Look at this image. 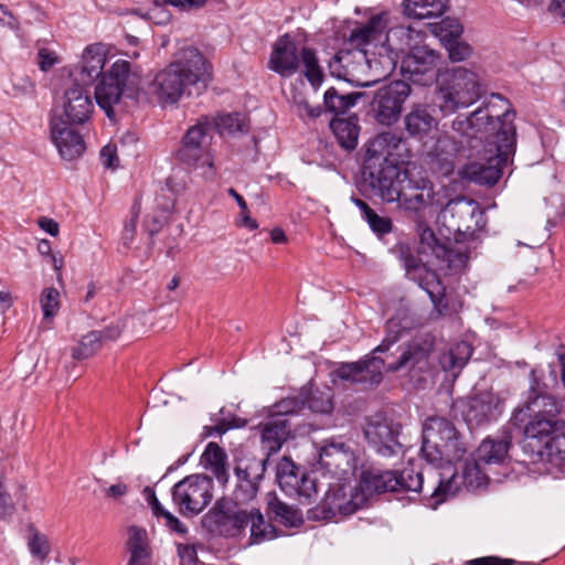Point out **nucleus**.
I'll return each mask as SVG.
<instances>
[{
    "instance_id": "nucleus-53",
    "label": "nucleus",
    "mask_w": 565,
    "mask_h": 565,
    "mask_svg": "<svg viewBox=\"0 0 565 565\" xmlns=\"http://www.w3.org/2000/svg\"><path fill=\"white\" fill-rule=\"evenodd\" d=\"M41 308L45 319L53 318L60 309V292L56 288L50 287L42 291Z\"/></svg>"
},
{
    "instance_id": "nucleus-39",
    "label": "nucleus",
    "mask_w": 565,
    "mask_h": 565,
    "mask_svg": "<svg viewBox=\"0 0 565 565\" xmlns=\"http://www.w3.org/2000/svg\"><path fill=\"white\" fill-rule=\"evenodd\" d=\"M405 13L415 19L440 17L448 8V0H404Z\"/></svg>"
},
{
    "instance_id": "nucleus-40",
    "label": "nucleus",
    "mask_w": 565,
    "mask_h": 565,
    "mask_svg": "<svg viewBox=\"0 0 565 565\" xmlns=\"http://www.w3.org/2000/svg\"><path fill=\"white\" fill-rule=\"evenodd\" d=\"M472 354L471 345L466 341L455 343L447 353L440 358V365L446 372H451L455 376L467 364Z\"/></svg>"
},
{
    "instance_id": "nucleus-57",
    "label": "nucleus",
    "mask_w": 565,
    "mask_h": 565,
    "mask_svg": "<svg viewBox=\"0 0 565 565\" xmlns=\"http://www.w3.org/2000/svg\"><path fill=\"white\" fill-rule=\"evenodd\" d=\"M439 30V35L444 42L448 39H460L463 28L457 20L445 19L440 22Z\"/></svg>"
},
{
    "instance_id": "nucleus-44",
    "label": "nucleus",
    "mask_w": 565,
    "mask_h": 565,
    "mask_svg": "<svg viewBox=\"0 0 565 565\" xmlns=\"http://www.w3.org/2000/svg\"><path fill=\"white\" fill-rule=\"evenodd\" d=\"M248 525H250L249 545L259 544L276 537V529L265 521L264 515L258 509L252 508L248 511Z\"/></svg>"
},
{
    "instance_id": "nucleus-9",
    "label": "nucleus",
    "mask_w": 565,
    "mask_h": 565,
    "mask_svg": "<svg viewBox=\"0 0 565 565\" xmlns=\"http://www.w3.org/2000/svg\"><path fill=\"white\" fill-rule=\"evenodd\" d=\"M478 75L463 67H455L439 88V108L446 116L472 105L481 97Z\"/></svg>"
},
{
    "instance_id": "nucleus-54",
    "label": "nucleus",
    "mask_w": 565,
    "mask_h": 565,
    "mask_svg": "<svg viewBox=\"0 0 565 565\" xmlns=\"http://www.w3.org/2000/svg\"><path fill=\"white\" fill-rule=\"evenodd\" d=\"M305 406V399L298 396L286 397L273 406V415L282 417H286L287 415H295L301 412Z\"/></svg>"
},
{
    "instance_id": "nucleus-16",
    "label": "nucleus",
    "mask_w": 565,
    "mask_h": 565,
    "mask_svg": "<svg viewBox=\"0 0 565 565\" xmlns=\"http://www.w3.org/2000/svg\"><path fill=\"white\" fill-rule=\"evenodd\" d=\"M435 198L434 185L428 179H414L406 174L394 203L407 217L420 222Z\"/></svg>"
},
{
    "instance_id": "nucleus-20",
    "label": "nucleus",
    "mask_w": 565,
    "mask_h": 565,
    "mask_svg": "<svg viewBox=\"0 0 565 565\" xmlns=\"http://www.w3.org/2000/svg\"><path fill=\"white\" fill-rule=\"evenodd\" d=\"M268 458H249L241 460L234 468L236 487L233 499L236 504L254 500L259 491V483L267 469Z\"/></svg>"
},
{
    "instance_id": "nucleus-28",
    "label": "nucleus",
    "mask_w": 565,
    "mask_h": 565,
    "mask_svg": "<svg viewBox=\"0 0 565 565\" xmlns=\"http://www.w3.org/2000/svg\"><path fill=\"white\" fill-rule=\"evenodd\" d=\"M540 451H526L533 462H547L565 477V433L550 435Z\"/></svg>"
},
{
    "instance_id": "nucleus-49",
    "label": "nucleus",
    "mask_w": 565,
    "mask_h": 565,
    "mask_svg": "<svg viewBox=\"0 0 565 565\" xmlns=\"http://www.w3.org/2000/svg\"><path fill=\"white\" fill-rule=\"evenodd\" d=\"M30 537L28 546L33 557L44 561L50 553L49 540L45 535L41 534L34 525H29Z\"/></svg>"
},
{
    "instance_id": "nucleus-30",
    "label": "nucleus",
    "mask_w": 565,
    "mask_h": 565,
    "mask_svg": "<svg viewBox=\"0 0 565 565\" xmlns=\"http://www.w3.org/2000/svg\"><path fill=\"white\" fill-rule=\"evenodd\" d=\"M365 62L366 55L363 50H340L330 60L329 71L332 76L351 82Z\"/></svg>"
},
{
    "instance_id": "nucleus-43",
    "label": "nucleus",
    "mask_w": 565,
    "mask_h": 565,
    "mask_svg": "<svg viewBox=\"0 0 565 565\" xmlns=\"http://www.w3.org/2000/svg\"><path fill=\"white\" fill-rule=\"evenodd\" d=\"M391 253L394 254L402 263L406 270V275L417 282L418 277L424 276L426 270H429L424 264H422L420 259L413 254L407 243L398 242L393 248H391Z\"/></svg>"
},
{
    "instance_id": "nucleus-25",
    "label": "nucleus",
    "mask_w": 565,
    "mask_h": 565,
    "mask_svg": "<svg viewBox=\"0 0 565 565\" xmlns=\"http://www.w3.org/2000/svg\"><path fill=\"white\" fill-rule=\"evenodd\" d=\"M83 127L66 125L61 119H51L50 134L52 142L65 160H74L83 156L86 145L82 134Z\"/></svg>"
},
{
    "instance_id": "nucleus-61",
    "label": "nucleus",
    "mask_w": 565,
    "mask_h": 565,
    "mask_svg": "<svg viewBox=\"0 0 565 565\" xmlns=\"http://www.w3.org/2000/svg\"><path fill=\"white\" fill-rule=\"evenodd\" d=\"M100 160L105 168H117L119 160L114 145H106L100 150Z\"/></svg>"
},
{
    "instance_id": "nucleus-22",
    "label": "nucleus",
    "mask_w": 565,
    "mask_h": 565,
    "mask_svg": "<svg viewBox=\"0 0 565 565\" xmlns=\"http://www.w3.org/2000/svg\"><path fill=\"white\" fill-rule=\"evenodd\" d=\"M444 217H449V226L458 233L475 234L483 223V212L478 203L463 196L448 202Z\"/></svg>"
},
{
    "instance_id": "nucleus-34",
    "label": "nucleus",
    "mask_w": 565,
    "mask_h": 565,
    "mask_svg": "<svg viewBox=\"0 0 565 565\" xmlns=\"http://www.w3.org/2000/svg\"><path fill=\"white\" fill-rule=\"evenodd\" d=\"M437 121L425 106H414L404 117V128L411 138L423 139L435 128Z\"/></svg>"
},
{
    "instance_id": "nucleus-15",
    "label": "nucleus",
    "mask_w": 565,
    "mask_h": 565,
    "mask_svg": "<svg viewBox=\"0 0 565 565\" xmlns=\"http://www.w3.org/2000/svg\"><path fill=\"white\" fill-rule=\"evenodd\" d=\"M435 340L430 334H423L412 339L396 361L384 365L387 372L405 371L411 377H419L429 372L431 367L430 355L434 351Z\"/></svg>"
},
{
    "instance_id": "nucleus-52",
    "label": "nucleus",
    "mask_w": 565,
    "mask_h": 565,
    "mask_svg": "<svg viewBox=\"0 0 565 565\" xmlns=\"http://www.w3.org/2000/svg\"><path fill=\"white\" fill-rule=\"evenodd\" d=\"M365 222L374 235L381 241L394 231L392 218L388 216H381L375 211L365 220Z\"/></svg>"
},
{
    "instance_id": "nucleus-11",
    "label": "nucleus",
    "mask_w": 565,
    "mask_h": 565,
    "mask_svg": "<svg viewBox=\"0 0 565 565\" xmlns=\"http://www.w3.org/2000/svg\"><path fill=\"white\" fill-rule=\"evenodd\" d=\"M227 498H220L202 518L203 527L214 536L237 539L245 535L248 526V511Z\"/></svg>"
},
{
    "instance_id": "nucleus-55",
    "label": "nucleus",
    "mask_w": 565,
    "mask_h": 565,
    "mask_svg": "<svg viewBox=\"0 0 565 565\" xmlns=\"http://www.w3.org/2000/svg\"><path fill=\"white\" fill-rule=\"evenodd\" d=\"M444 43L448 52V56L452 62L465 61L472 53L471 46L459 39H448L447 41H444Z\"/></svg>"
},
{
    "instance_id": "nucleus-31",
    "label": "nucleus",
    "mask_w": 565,
    "mask_h": 565,
    "mask_svg": "<svg viewBox=\"0 0 565 565\" xmlns=\"http://www.w3.org/2000/svg\"><path fill=\"white\" fill-rule=\"evenodd\" d=\"M397 484L399 483L394 471L369 467L361 472L359 490L367 497L373 493L394 492Z\"/></svg>"
},
{
    "instance_id": "nucleus-38",
    "label": "nucleus",
    "mask_w": 565,
    "mask_h": 565,
    "mask_svg": "<svg viewBox=\"0 0 565 565\" xmlns=\"http://www.w3.org/2000/svg\"><path fill=\"white\" fill-rule=\"evenodd\" d=\"M362 96L363 94L360 92L341 94L335 87H330L323 95V107L326 111L332 113L335 117H339L354 107Z\"/></svg>"
},
{
    "instance_id": "nucleus-29",
    "label": "nucleus",
    "mask_w": 565,
    "mask_h": 565,
    "mask_svg": "<svg viewBox=\"0 0 565 565\" xmlns=\"http://www.w3.org/2000/svg\"><path fill=\"white\" fill-rule=\"evenodd\" d=\"M387 30V19L384 13L373 15L365 24L352 30L349 42L356 46H364L376 42L385 44L388 42L390 33Z\"/></svg>"
},
{
    "instance_id": "nucleus-13",
    "label": "nucleus",
    "mask_w": 565,
    "mask_h": 565,
    "mask_svg": "<svg viewBox=\"0 0 565 565\" xmlns=\"http://www.w3.org/2000/svg\"><path fill=\"white\" fill-rule=\"evenodd\" d=\"M356 461L355 451L341 437H331L322 441L319 450V466L339 481H350L354 477Z\"/></svg>"
},
{
    "instance_id": "nucleus-35",
    "label": "nucleus",
    "mask_w": 565,
    "mask_h": 565,
    "mask_svg": "<svg viewBox=\"0 0 565 565\" xmlns=\"http://www.w3.org/2000/svg\"><path fill=\"white\" fill-rule=\"evenodd\" d=\"M330 129L342 148L353 150L356 147L360 127L355 115L347 118H332L330 120Z\"/></svg>"
},
{
    "instance_id": "nucleus-4",
    "label": "nucleus",
    "mask_w": 565,
    "mask_h": 565,
    "mask_svg": "<svg viewBox=\"0 0 565 565\" xmlns=\"http://www.w3.org/2000/svg\"><path fill=\"white\" fill-rule=\"evenodd\" d=\"M212 79V65L194 46L180 49L174 60L158 72L153 79L154 93L161 104H177L192 88L200 95Z\"/></svg>"
},
{
    "instance_id": "nucleus-62",
    "label": "nucleus",
    "mask_w": 565,
    "mask_h": 565,
    "mask_svg": "<svg viewBox=\"0 0 565 565\" xmlns=\"http://www.w3.org/2000/svg\"><path fill=\"white\" fill-rule=\"evenodd\" d=\"M143 493H145V495L147 498L148 504L150 505L154 516L163 518L164 516V512H169L160 503V501L158 500V498L156 495V492L150 487H146L143 489Z\"/></svg>"
},
{
    "instance_id": "nucleus-8",
    "label": "nucleus",
    "mask_w": 565,
    "mask_h": 565,
    "mask_svg": "<svg viewBox=\"0 0 565 565\" xmlns=\"http://www.w3.org/2000/svg\"><path fill=\"white\" fill-rule=\"evenodd\" d=\"M138 90L137 76L131 72L128 61H116L108 72L104 73L95 87L97 105L105 111L109 119L115 117L114 106L122 95L132 97Z\"/></svg>"
},
{
    "instance_id": "nucleus-21",
    "label": "nucleus",
    "mask_w": 565,
    "mask_h": 565,
    "mask_svg": "<svg viewBox=\"0 0 565 565\" xmlns=\"http://www.w3.org/2000/svg\"><path fill=\"white\" fill-rule=\"evenodd\" d=\"M212 131L213 120L207 116L199 118L184 134L175 152L177 159L189 167L195 166L205 153L206 139Z\"/></svg>"
},
{
    "instance_id": "nucleus-7",
    "label": "nucleus",
    "mask_w": 565,
    "mask_h": 565,
    "mask_svg": "<svg viewBox=\"0 0 565 565\" xmlns=\"http://www.w3.org/2000/svg\"><path fill=\"white\" fill-rule=\"evenodd\" d=\"M497 139H489V151L495 154L487 159L486 162H472L467 167V175L478 184L494 185L503 173L510 157L515 151L516 130L513 122H507L501 128V132L495 136Z\"/></svg>"
},
{
    "instance_id": "nucleus-32",
    "label": "nucleus",
    "mask_w": 565,
    "mask_h": 565,
    "mask_svg": "<svg viewBox=\"0 0 565 565\" xmlns=\"http://www.w3.org/2000/svg\"><path fill=\"white\" fill-rule=\"evenodd\" d=\"M418 285L427 292L434 306V312L439 317L452 313V309L446 296V287L435 270H426L424 276H419Z\"/></svg>"
},
{
    "instance_id": "nucleus-48",
    "label": "nucleus",
    "mask_w": 565,
    "mask_h": 565,
    "mask_svg": "<svg viewBox=\"0 0 565 565\" xmlns=\"http://www.w3.org/2000/svg\"><path fill=\"white\" fill-rule=\"evenodd\" d=\"M100 348V334L94 330L83 335L79 344L73 348L72 356L76 360H85L97 353Z\"/></svg>"
},
{
    "instance_id": "nucleus-63",
    "label": "nucleus",
    "mask_w": 565,
    "mask_h": 565,
    "mask_svg": "<svg viewBox=\"0 0 565 565\" xmlns=\"http://www.w3.org/2000/svg\"><path fill=\"white\" fill-rule=\"evenodd\" d=\"M515 561L511 558H501L499 556H484L473 558L467 562V565H514Z\"/></svg>"
},
{
    "instance_id": "nucleus-24",
    "label": "nucleus",
    "mask_w": 565,
    "mask_h": 565,
    "mask_svg": "<svg viewBox=\"0 0 565 565\" xmlns=\"http://www.w3.org/2000/svg\"><path fill=\"white\" fill-rule=\"evenodd\" d=\"M384 365V360L380 356H372L358 362L341 363L333 373L341 381L362 384L369 388L382 382Z\"/></svg>"
},
{
    "instance_id": "nucleus-19",
    "label": "nucleus",
    "mask_w": 565,
    "mask_h": 565,
    "mask_svg": "<svg viewBox=\"0 0 565 565\" xmlns=\"http://www.w3.org/2000/svg\"><path fill=\"white\" fill-rule=\"evenodd\" d=\"M401 425L388 419L383 414L371 416L364 427V436L369 445L383 457L398 454L402 445L398 441Z\"/></svg>"
},
{
    "instance_id": "nucleus-12",
    "label": "nucleus",
    "mask_w": 565,
    "mask_h": 565,
    "mask_svg": "<svg viewBox=\"0 0 565 565\" xmlns=\"http://www.w3.org/2000/svg\"><path fill=\"white\" fill-rule=\"evenodd\" d=\"M214 482L206 475H190L171 489L172 501L180 514L199 515L213 499Z\"/></svg>"
},
{
    "instance_id": "nucleus-56",
    "label": "nucleus",
    "mask_w": 565,
    "mask_h": 565,
    "mask_svg": "<svg viewBox=\"0 0 565 565\" xmlns=\"http://www.w3.org/2000/svg\"><path fill=\"white\" fill-rule=\"evenodd\" d=\"M307 407L315 413H330L333 408L330 396L322 392H313L305 401Z\"/></svg>"
},
{
    "instance_id": "nucleus-1",
    "label": "nucleus",
    "mask_w": 565,
    "mask_h": 565,
    "mask_svg": "<svg viewBox=\"0 0 565 565\" xmlns=\"http://www.w3.org/2000/svg\"><path fill=\"white\" fill-rule=\"evenodd\" d=\"M466 452L462 437L451 420L441 416L426 418L423 425L422 458L435 468L450 472H439L437 480L424 493L430 508L436 509L454 497L462 486L470 488L480 484L481 472L476 462H465L461 475L454 468Z\"/></svg>"
},
{
    "instance_id": "nucleus-41",
    "label": "nucleus",
    "mask_w": 565,
    "mask_h": 565,
    "mask_svg": "<svg viewBox=\"0 0 565 565\" xmlns=\"http://www.w3.org/2000/svg\"><path fill=\"white\" fill-rule=\"evenodd\" d=\"M147 533L138 526H130L127 548L130 553L128 565H149V551L146 543Z\"/></svg>"
},
{
    "instance_id": "nucleus-6",
    "label": "nucleus",
    "mask_w": 565,
    "mask_h": 565,
    "mask_svg": "<svg viewBox=\"0 0 565 565\" xmlns=\"http://www.w3.org/2000/svg\"><path fill=\"white\" fill-rule=\"evenodd\" d=\"M495 99L508 104V99L501 94H491L490 99L469 116L456 117L451 124L452 130L462 137L479 140L484 146L489 143V139H497L495 136L501 132L503 125L513 122L515 114L510 109L500 114L493 103Z\"/></svg>"
},
{
    "instance_id": "nucleus-47",
    "label": "nucleus",
    "mask_w": 565,
    "mask_h": 565,
    "mask_svg": "<svg viewBox=\"0 0 565 565\" xmlns=\"http://www.w3.org/2000/svg\"><path fill=\"white\" fill-rule=\"evenodd\" d=\"M267 511L269 514H273L277 522L286 526H295L298 522L301 521L298 512L295 509L278 500L276 497H273L268 501Z\"/></svg>"
},
{
    "instance_id": "nucleus-51",
    "label": "nucleus",
    "mask_w": 565,
    "mask_h": 565,
    "mask_svg": "<svg viewBox=\"0 0 565 565\" xmlns=\"http://www.w3.org/2000/svg\"><path fill=\"white\" fill-rule=\"evenodd\" d=\"M295 494L301 503H309L312 498L317 494L316 480L312 479L305 470L302 475H299L298 482L295 486Z\"/></svg>"
},
{
    "instance_id": "nucleus-33",
    "label": "nucleus",
    "mask_w": 565,
    "mask_h": 565,
    "mask_svg": "<svg viewBox=\"0 0 565 565\" xmlns=\"http://www.w3.org/2000/svg\"><path fill=\"white\" fill-rule=\"evenodd\" d=\"M512 443L508 427H503L495 437H488L478 448V457L484 463H499L507 457Z\"/></svg>"
},
{
    "instance_id": "nucleus-27",
    "label": "nucleus",
    "mask_w": 565,
    "mask_h": 565,
    "mask_svg": "<svg viewBox=\"0 0 565 565\" xmlns=\"http://www.w3.org/2000/svg\"><path fill=\"white\" fill-rule=\"evenodd\" d=\"M106 55L102 45H88L83 55L78 67L72 73L73 82L82 86H90L99 76H103Z\"/></svg>"
},
{
    "instance_id": "nucleus-58",
    "label": "nucleus",
    "mask_w": 565,
    "mask_h": 565,
    "mask_svg": "<svg viewBox=\"0 0 565 565\" xmlns=\"http://www.w3.org/2000/svg\"><path fill=\"white\" fill-rule=\"evenodd\" d=\"M14 512L15 504L13 503L11 495L7 492L6 486L0 478V519H9Z\"/></svg>"
},
{
    "instance_id": "nucleus-59",
    "label": "nucleus",
    "mask_w": 565,
    "mask_h": 565,
    "mask_svg": "<svg viewBox=\"0 0 565 565\" xmlns=\"http://www.w3.org/2000/svg\"><path fill=\"white\" fill-rule=\"evenodd\" d=\"M36 60H38L39 68L42 72H47L54 65L60 63V58H58L57 54L54 51L46 49V47H41L38 51Z\"/></svg>"
},
{
    "instance_id": "nucleus-42",
    "label": "nucleus",
    "mask_w": 565,
    "mask_h": 565,
    "mask_svg": "<svg viewBox=\"0 0 565 565\" xmlns=\"http://www.w3.org/2000/svg\"><path fill=\"white\" fill-rule=\"evenodd\" d=\"M305 470L297 466L289 457H282L276 467V479L280 489L289 497L295 494V486L298 482L299 475Z\"/></svg>"
},
{
    "instance_id": "nucleus-3",
    "label": "nucleus",
    "mask_w": 565,
    "mask_h": 565,
    "mask_svg": "<svg viewBox=\"0 0 565 565\" xmlns=\"http://www.w3.org/2000/svg\"><path fill=\"white\" fill-rule=\"evenodd\" d=\"M543 372L537 367L530 373V387L523 403L513 412L511 423L523 428L522 448L526 451H540L542 440L557 429V416L563 404L546 392L542 382Z\"/></svg>"
},
{
    "instance_id": "nucleus-60",
    "label": "nucleus",
    "mask_w": 565,
    "mask_h": 565,
    "mask_svg": "<svg viewBox=\"0 0 565 565\" xmlns=\"http://www.w3.org/2000/svg\"><path fill=\"white\" fill-rule=\"evenodd\" d=\"M178 555L180 557V565H196L198 564V552L194 545L191 544H178Z\"/></svg>"
},
{
    "instance_id": "nucleus-46",
    "label": "nucleus",
    "mask_w": 565,
    "mask_h": 565,
    "mask_svg": "<svg viewBox=\"0 0 565 565\" xmlns=\"http://www.w3.org/2000/svg\"><path fill=\"white\" fill-rule=\"evenodd\" d=\"M398 483L394 488V492H424V478L422 472L415 471L413 468H404L401 471H394Z\"/></svg>"
},
{
    "instance_id": "nucleus-23",
    "label": "nucleus",
    "mask_w": 565,
    "mask_h": 565,
    "mask_svg": "<svg viewBox=\"0 0 565 565\" xmlns=\"http://www.w3.org/2000/svg\"><path fill=\"white\" fill-rule=\"evenodd\" d=\"M502 413L500 398L490 391L471 395L462 409V416L470 428L495 422Z\"/></svg>"
},
{
    "instance_id": "nucleus-17",
    "label": "nucleus",
    "mask_w": 565,
    "mask_h": 565,
    "mask_svg": "<svg viewBox=\"0 0 565 565\" xmlns=\"http://www.w3.org/2000/svg\"><path fill=\"white\" fill-rule=\"evenodd\" d=\"M439 55L427 46H416L402 58V81L419 86H430L437 78Z\"/></svg>"
},
{
    "instance_id": "nucleus-2",
    "label": "nucleus",
    "mask_w": 565,
    "mask_h": 565,
    "mask_svg": "<svg viewBox=\"0 0 565 565\" xmlns=\"http://www.w3.org/2000/svg\"><path fill=\"white\" fill-rule=\"evenodd\" d=\"M408 158L407 142L401 134L384 131L366 145L360 191L384 203H394L406 179L401 163Z\"/></svg>"
},
{
    "instance_id": "nucleus-36",
    "label": "nucleus",
    "mask_w": 565,
    "mask_h": 565,
    "mask_svg": "<svg viewBox=\"0 0 565 565\" xmlns=\"http://www.w3.org/2000/svg\"><path fill=\"white\" fill-rule=\"evenodd\" d=\"M201 462L209 469L217 481L225 484L228 481L227 455L216 443H209L201 456Z\"/></svg>"
},
{
    "instance_id": "nucleus-26",
    "label": "nucleus",
    "mask_w": 565,
    "mask_h": 565,
    "mask_svg": "<svg viewBox=\"0 0 565 565\" xmlns=\"http://www.w3.org/2000/svg\"><path fill=\"white\" fill-rule=\"evenodd\" d=\"M262 448L268 458L277 454L282 445L291 437V425L287 417L271 416L267 422L259 425Z\"/></svg>"
},
{
    "instance_id": "nucleus-64",
    "label": "nucleus",
    "mask_w": 565,
    "mask_h": 565,
    "mask_svg": "<svg viewBox=\"0 0 565 565\" xmlns=\"http://www.w3.org/2000/svg\"><path fill=\"white\" fill-rule=\"evenodd\" d=\"M166 521V526L171 531L184 535L188 533V527L183 524L177 516H174L171 512H164L163 516Z\"/></svg>"
},
{
    "instance_id": "nucleus-18",
    "label": "nucleus",
    "mask_w": 565,
    "mask_h": 565,
    "mask_svg": "<svg viewBox=\"0 0 565 565\" xmlns=\"http://www.w3.org/2000/svg\"><path fill=\"white\" fill-rule=\"evenodd\" d=\"M87 86L73 82L63 94L60 106L51 119H61L66 125L84 127L94 111V104Z\"/></svg>"
},
{
    "instance_id": "nucleus-50",
    "label": "nucleus",
    "mask_w": 565,
    "mask_h": 565,
    "mask_svg": "<svg viewBox=\"0 0 565 565\" xmlns=\"http://www.w3.org/2000/svg\"><path fill=\"white\" fill-rule=\"evenodd\" d=\"M211 120H213V131L216 130L220 135H232L243 130V120L238 113L222 115Z\"/></svg>"
},
{
    "instance_id": "nucleus-37",
    "label": "nucleus",
    "mask_w": 565,
    "mask_h": 565,
    "mask_svg": "<svg viewBox=\"0 0 565 565\" xmlns=\"http://www.w3.org/2000/svg\"><path fill=\"white\" fill-rule=\"evenodd\" d=\"M413 321L404 311H398L386 321V333L373 353L387 352L402 338L403 333L412 328Z\"/></svg>"
},
{
    "instance_id": "nucleus-10",
    "label": "nucleus",
    "mask_w": 565,
    "mask_h": 565,
    "mask_svg": "<svg viewBox=\"0 0 565 565\" xmlns=\"http://www.w3.org/2000/svg\"><path fill=\"white\" fill-rule=\"evenodd\" d=\"M366 502V495L350 481L331 483L323 499L310 511L311 518L330 521L355 513Z\"/></svg>"
},
{
    "instance_id": "nucleus-45",
    "label": "nucleus",
    "mask_w": 565,
    "mask_h": 565,
    "mask_svg": "<svg viewBox=\"0 0 565 565\" xmlns=\"http://www.w3.org/2000/svg\"><path fill=\"white\" fill-rule=\"evenodd\" d=\"M418 223L419 241L424 252H430L436 258L450 262L452 250L443 242H440L434 231L424 225L423 220Z\"/></svg>"
},
{
    "instance_id": "nucleus-5",
    "label": "nucleus",
    "mask_w": 565,
    "mask_h": 565,
    "mask_svg": "<svg viewBox=\"0 0 565 565\" xmlns=\"http://www.w3.org/2000/svg\"><path fill=\"white\" fill-rule=\"evenodd\" d=\"M300 63L305 67V77L315 89H318L323 83L324 74L319 65L316 51L308 46H302L299 50L288 33L279 36L273 45L268 68L286 78L298 72Z\"/></svg>"
},
{
    "instance_id": "nucleus-14",
    "label": "nucleus",
    "mask_w": 565,
    "mask_h": 565,
    "mask_svg": "<svg viewBox=\"0 0 565 565\" xmlns=\"http://www.w3.org/2000/svg\"><path fill=\"white\" fill-rule=\"evenodd\" d=\"M411 93V85L405 81H393L380 87L371 102V111L376 122L388 127L396 124Z\"/></svg>"
}]
</instances>
